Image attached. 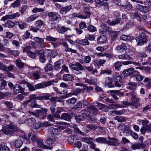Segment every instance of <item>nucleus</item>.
<instances>
[{"label": "nucleus", "instance_id": "18", "mask_svg": "<svg viewBox=\"0 0 151 151\" xmlns=\"http://www.w3.org/2000/svg\"><path fill=\"white\" fill-rule=\"evenodd\" d=\"M59 141L58 139V137H52L51 136V138L47 139L46 141V143L47 145H51L53 142H56L58 143Z\"/></svg>", "mask_w": 151, "mask_h": 151}, {"label": "nucleus", "instance_id": "10", "mask_svg": "<svg viewBox=\"0 0 151 151\" xmlns=\"http://www.w3.org/2000/svg\"><path fill=\"white\" fill-rule=\"evenodd\" d=\"M24 88L22 87L19 85L16 84L13 86V93L16 94L19 93H23L24 91Z\"/></svg>", "mask_w": 151, "mask_h": 151}, {"label": "nucleus", "instance_id": "42", "mask_svg": "<svg viewBox=\"0 0 151 151\" xmlns=\"http://www.w3.org/2000/svg\"><path fill=\"white\" fill-rule=\"evenodd\" d=\"M136 94V93L134 92V93L132 94L131 99V100L135 103H137L140 100V98L138 97Z\"/></svg>", "mask_w": 151, "mask_h": 151}, {"label": "nucleus", "instance_id": "5", "mask_svg": "<svg viewBox=\"0 0 151 151\" xmlns=\"http://www.w3.org/2000/svg\"><path fill=\"white\" fill-rule=\"evenodd\" d=\"M60 129L55 125H53V126L50 128L49 129L50 132L52 137L54 138V137H58L56 136L60 134Z\"/></svg>", "mask_w": 151, "mask_h": 151}, {"label": "nucleus", "instance_id": "64", "mask_svg": "<svg viewBox=\"0 0 151 151\" xmlns=\"http://www.w3.org/2000/svg\"><path fill=\"white\" fill-rule=\"evenodd\" d=\"M87 127L90 130H93L97 128V127L94 125L88 124L87 125Z\"/></svg>", "mask_w": 151, "mask_h": 151}, {"label": "nucleus", "instance_id": "34", "mask_svg": "<svg viewBox=\"0 0 151 151\" xmlns=\"http://www.w3.org/2000/svg\"><path fill=\"white\" fill-rule=\"evenodd\" d=\"M128 86L127 88L130 90H135L137 86V83L136 82H129L128 83Z\"/></svg>", "mask_w": 151, "mask_h": 151}, {"label": "nucleus", "instance_id": "55", "mask_svg": "<svg viewBox=\"0 0 151 151\" xmlns=\"http://www.w3.org/2000/svg\"><path fill=\"white\" fill-rule=\"evenodd\" d=\"M83 90L84 91H86L87 93H89L90 91L93 90V88L91 86H88L85 85L84 84Z\"/></svg>", "mask_w": 151, "mask_h": 151}, {"label": "nucleus", "instance_id": "50", "mask_svg": "<svg viewBox=\"0 0 151 151\" xmlns=\"http://www.w3.org/2000/svg\"><path fill=\"white\" fill-rule=\"evenodd\" d=\"M115 68L116 70H119L120 68L122 66V64L121 62L117 61L116 62L114 65Z\"/></svg>", "mask_w": 151, "mask_h": 151}, {"label": "nucleus", "instance_id": "31", "mask_svg": "<svg viewBox=\"0 0 151 151\" xmlns=\"http://www.w3.org/2000/svg\"><path fill=\"white\" fill-rule=\"evenodd\" d=\"M62 44L65 47V50L66 51L71 52H72L74 53H76V50H73L71 48H69L68 44L65 42H62Z\"/></svg>", "mask_w": 151, "mask_h": 151}, {"label": "nucleus", "instance_id": "54", "mask_svg": "<svg viewBox=\"0 0 151 151\" xmlns=\"http://www.w3.org/2000/svg\"><path fill=\"white\" fill-rule=\"evenodd\" d=\"M73 128L76 132H77L78 133L83 136H85L86 135V134L85 133L82 132L81 131H80L77 126L76 125H74L73 126Z\"/></svg>", "mask_w": 151, "mask_h": 151}, {"label": "nucleus", "instance_id": "15", "mask_svg": "<svg viewBox=\"0 0 151 151\" xmlns=\"http://www.w3.org/2000/svg\"><path fill=\"white\" fill-rule=\"evenodd\" d=\"M72 6L71 5L67 6L61 8L60 10V14L65 15L67 12L70 11L72 9Z\"/></svg>", "mask_w": 151, "mask_h": 151}, {"label": "nucleus", "instance_id": "4", "mask_svg": "<svg viewBox=\"0 0 151 151\" xmlns=\"http://www.w3.org/2000/svg\"><path fill=\"white\" fill-rule=\"evenodd\" d=\"M29 99L27 100V102H30L32 101H34L31 102L30 106L32 107L37 108H41V105L37 104L35 101L36 99H38V98L39 97V96H37L35 94H32L29 95Z\"/></svg>", "mask_w": 151, "mask_h": 151}, {"label": "nucleus", "instance_id": "44", "mask_svg": "<svg viewBox=\"0 0 151 151\" xmlns=\"http://www.w3.org/2000/svg\"><path fill=\"white\" fill-rule=\"evenodd\" d=\"M69 72L68 68L65 65H63L61 67V69L60 72V74H64L65 73H68Z\"/></svg>", "mask_w": 151, "mask_h": 151}, {"label": "nucleus", "instance_id": "40", "mask_svg": "<svg viewBox=\"0 0 151 151\" xmlns=\"http://www.w3.org/2000/svg\"><path fill=\"white\" fill-rule=\"evenodd\" d=\"M143 82L147 88L149 89L151 87V81H150L149 78H145L143 81Z\"/></svg>", "mask_w": 151, "mask_h": 151}, {"label": "nucleus", "instance_id": "28", "mask_svg": "<svg viewBox=\"0 0 151 151\" xmlns=\"http://www.w3.org/2000/svg\"><path fill=\"white\" fill-rule=\"evenodd\" d=\"M106 37L104 35H102L98 38L97 42L99 44H103L106 42Z\"/></svg>", "mask_w": 151, "mask_h": 151}, {"label": "nucleus", "instance_id": "51", "mask_svg": "<svg viewBox=\"0 0 151 151\" xmlns=\"http://www.w3.org/2000/svg\"><path fill=\"white\" fill-rule=\"evenodd\" d=\"M50 95V94L48 93L44 94L42 96H39V97H38V100H42L43 99L48 100L49 99Z\"/></svg>", "mask_w": 151, "mask_h": 151}, {"label": "nucleus", "instance_id": "23", "mask_svg": "<svg viewBox=\"0 0 151 151\" xmlns=\"http://www.w3.org/2000/svg\"><path fill=\"white\" fill-rule=\"evenodd\" d=\"M81 115L84 119L87 117H90L91 115L90 111L85 110L81 111Z\"/></svg>", "mask_w": 151, "mask_h": 151}, {"label": "nucleus", "instance_id": "37", "mask_svg": "<svg viewBox=\"0 0 151 151\" xmlns=\"http://www.w3.org/2000/svg\"><path fill=\"white\" fill-rule=\"evenodd\" d=\"M10 151V149L7 147L4 142H2L0 144V151Z\"/></svg>", "mask_w": 151, "mask_h": 151}, {"label": "nucleus", "instance_id": "47", "mask_svg": "<svg viewBox=\"0 0 151 151\" xmlns=\"http://www.w3.org/2000/svg\"><path fill=\"white\" fill-rule=\"evenodd\" d=\"M113 78L114 81H121L122 79L120 75L117 73H115L113 75Z\"/></svg>", "mask_w": 151, "mask_h": 151}, {"label": "nucleus", "instance_id": "61", "mask_svg": "<svg viewBox=\"0 0 151 151\" xmlns=\"http://www.w3.org/2000/svg\"><path fill=\"white\" fill-rule=\"evenodd\" d=\"M37 53H36V51L35 52H32L31 51L28 52L27 55L31 58L33 59H35L36 58V55Z\"/></svg>", "mask_w": 151, "mask_h": 151}, {"label": "nucleus", "instance_id": "12", "mask_svg": "<svg viewBox=\"0 0 151 151\" xmlns=\"http://www.w3.org/2000/svg\"><path fill=\"white\" fill-rule=\"evenodd\" d=\"M20 15V14L18 12L14 13L12 14L6 15L5 16L3 17L1 20L5 21L6 20L8 19H13L16 17H19Z\"/></svg>", "mask_w": 151, "mask_h": 151}, {"label": "nucleus", "instance_id": "41", "mask_svg": "<svg viewBox=\"0 0 151 151\" xmlns=\"http://www.w3.org/2000/svg\"><path fill=\"white\" fill-rule=\"evenodd\" d=\"M119 32L115 31L112 30H110L109 31V35L113 39H115L117 37Z\"/></svg>", "mask_w": 151, "mask_h": 151}, {"label": "nucleus", "instance_id": "45", "mask_svg": "<svg viewBox=\"0 0 151 151\" xmlns=\"http://www.w3.org/2000/svg\"><path fill=\"white\" fill-rule=\"evenodd\" d=\"M93 138L91 137H84L81 138V141L82 142L89 144L92 141Z\"/></svg>", "mask_w": 151, "mask_h": 151}, {"label": "nucleus", "instance_id": "53", "mask_svg": "<svg viewBox=\"0 0 151 151\" xmlns=\"http://www.w3.org/2000/svg\"><path fill=\"white\" fill-rule=\"evenodd\" d=\"M73 128L76 132H77L78 133L83 136H85L86 135V134L85 133L82 132L81 131H80L77 126L76 125H74L73 126Z\"/></svg>", "mask_w": 151, "mask_h": 151}, {"label": "nucleus", "instance_id": "60", "mask_svg": "<svg viewBox=\"0 0 151 151\" xmlns=\"http://www.w3.org/2000/svg\"><path fill=\"white\" fill-rule=\"evenodd\" d=\"M3 103L8 108L11 109L13 107V104L11 102L4 101Z\"/></svg>", "mask_w": 151, "mask_h": 151}, {"label": "nucleus", "instance_id": "38", "mask_svg": "<svg viewBox=\"0 0 151 151\" xmlns=\"http://www.w3.org/2000/svg\"><path fill=\"white\" fill-rule=\"evenodd\" d=\"M118 58L119 59L122 60H130L131 59V57L130 55L126 54L119 55Z\"/></svg>", "mask_w": 151, "mask_h": 151}, {"label": "nucleus", "instance_id": "63", "mask_svg": "<svg viewBox=\"0 0 151 151\" xmlns=\"http://www.w3.org/2000/svg\"><path fill=\"white\" fill-rule=\"evenodd\" d=\"M44 69L46 72L51 71L53 69L52 66L50 64H47L46 66L44 68Z\"/></svg>", "mask_w": 151, "mask_h": 151}, {"label": "nucleus", "instance_id": "49", "mask_svg": "<svg viewBox=\"0 0 151 151\" xmlns=\"http://www.w3.org/2000/svg\"><path fill=\"white\" fill-rule=\"evenodd\" d=\"M44 23V21L41 19L37 20L35 23V25L37 27L40 28Z\"/></svg>", "mask_w": 151, "mask_h": 151}, {"label": "nucleus", "instance_id": "13", "mask_svg": "<svg viewBox=\"0 0 151 151\" xmlns=\"http://www.w3.org/2000/svg\"><path fill=\"white\" fill-rule=\"evenodd\" d=\"M52 84L50 81L47 82H44L42 83H40L37 84L35 85L36 89L43 88L51 85Z\"/></svg>", "mask_w": 151, "mask_h": 151}, {"label": "nucleus", "instance_id": "56", "mask_svg": "<svg viewBox=\"0 0 151 151\" xmlns=\"http://www.w3.org/2000/svg\"><path fill=\"white\" fill-rule=\"evenodd\" d=\"M114 118L119 122H123L125 121L126 120L125 118L122 116H116Z\"/></svg>", "mask_w": 151, "mask_h": 151}, {"label": "nucleus", "instance_id": "19", "mask_svg": "<svg viewBox=\"0 0 151 151\" xmlns=\"http://www.w3.org/2000/svg\"><path fill=\"white\" fill-rule=\"evenodd\" d=\"M63 80L65 81H72L74 80L73 76L70 74H64L62 77Z\"/></svg>", "mask_w": 151, "mask_h": 151}, {"label": "nucleus", "instance_id": "17", "mask_svg": "<svg viewBox=\"0 0 151 151\" xmlns=\"http://www.w3.org/2000/svg\"><path fill=\"white\" fill-rule=\"evenodd\" d=\"M105 85L109 88L114 87L115 86L112 83V79L111 78L108 77L106 79Z\"/></svg>", "mask_w": 151, "mask_h": 151}, {"label": "nucleus", "instance_id": "24", "mask_svg": "<svg viewBox=\"0 0 151 151\" xmlns=\"http://www.w3.org/2000/svg\"><path fill=\"white\" fill-rule=\"evenodd\" d=\"M135 70H134V68H130L128 69L124 70L123 71V73L126 76H128L132 75V73L134 74V73Z\"/></svg>", "mask_w": 151, "mask_h": 151}, {"label": "nucleus", "instance_id": "39", "mask_svg": "<svg viewBox=\"0 0 151 151\" xmlns=\"http://www.w3.org/2000/svg\"><path fill=\"white\" fill-rule=\"evenodd\" d=\"M5 26L9 28H12L15 25V23L14 22L10 20H7L5 23Z\"/></svg>", "mask_w": 151, "mask_h": 151}, {"label": "nucleus", "instance_id": "33", "mask_svg": "<svg viewBox=\"0 0 151 151\" xmlns=\"http://www.w3.org/2000/svg\"><path fill=\"white\" fill-rule=\"evenodd\" d=\"M63 63L62 60H60L55 62L54 65V68L55 70H59L61 68L60 65Z\"/></svg>", "mask_w": 151, "mask_h": 151}, {"label": "nucleus", "instance_id": "1", "mask_svg": "<svg viewBox=\"0 0 151 151\" xmlns=\"http://www.w3.org/2000/svg\"><path fill=\"white\" fill-rule=\"evenodd\" d=\"M1 130L5 134L11 136L15 132H18L19 129L15 124L10 123L7 124L5 127H3Z\"/></svg>", "mask_w": 151, "mask_h": 151}, {"label": "nucleus", "instance_id": "58", "mask_svg": "<svg viewBox=\"0 0 151 151\" xmlns=\"http://www.w3.org/2000/svg\"><path fill=\"white\" fill-rule=\"evenodd\" d=\"M133 16L134 18H136L138 21L140 22H142V19L139 13L137 12H136L133 14Z\"/></svg>", "mask_w": 151, "mask_h": 151}, {"label": "nucleus", "instance_id": "52", "mask_svg": "<svg viewBox=\"0 0 151 151\" xmlns=\"http://www.w3.org/2000/svg\"><path fill=\"white\" fill-rule=\"evenodd\" d=\"M134 23L132 22H129L127 23L126 24V27L123 28L122 30L125 31L127 30L129 27H131L134 25Z\"/></svg>", "mask_w": 151, "mask_h": 151}, {"label": "nucleus", "instance_id": "36", "mask_svg": "<svg viewBox=\"0 0 151 151\" xmlns=\"http://www.w3.org/2000/svg\"><path fill=\"white\" fill-rule=\"evenodd\" d=\"M71 118V116L66 113H63L61 115V119H63L68 121H70Z\"/></svg>", "mask_w": 151, "mask_h": 151}, {"label": "nucleus", "instance_id": "57", "mask_svg": "<svg viewBox=\"0 0 151 151\" xmlns=\"http://www.w3.org/2000/svg\"><path fill=\"white\" fill-rule=\"evenodd\" d=\"M77 101V99L75 98H72L70 99L67 100L66 102L68 104H74Z\"/></svg>", "mask_w": 151, "mask_h": 151}, {"label": "nucleus", "instance_id": "48", "mask_svg": "<svg viewBox=\"0 0 151 151\" xmlns=\"http://www.w3.org/2000/svg\"><path fill=\"white\" fill-rule=\"evenodd\" d=\"M8 52L14 57L17 56L19 54V52L18 51L11 50L9 49H8Z\"/></svg>", "mask_w": 151, "mask_h": 151}, {"label": "nucleus", "instance_id": "59", "mask_svg": "<svg viewBox=\"0 0 151 151\" xmlns=\"http://www.w3.org/2000/svg\"><path fill=\"white\" fill-rule=\"evenodd\" d=\"M121 22V19H117L115 20L112 21L110 22L109 25H115L117 24L120 23Z\"/></svg>", "mask_w": 151, "mask_h": 151}, {"label": "nucleus", "instance_id": "3", "mask_svg": "<svg viewBox=\"0 0 151 151\" xmlns=\"http://www.w3.org/2000/svg\"><path fill=\"white\" fill-rule=\"evenodd\" d=\"M148 37L146 33L142 32L141 35L136 38L137 42V45L141 46L144 45L145 43H146L148 41Z\"/></svg>", "mask_w": 151, "mask_h": 151}, {"label": "nucleus", "instance_id": "14", "mask_svg": "<svg viewBox=\"0 0 151 151\" xmlns=\"http://www.w3.org/2000/svg\"><path fill=\"white\" fill-rule=\"evenodd\" d=\"M36 53H38V54H40L39 57V60L42 63H44L45 62V51L43 50H40L36 51Z\"/></svg>", "mask_w": 151, "mask_h": 151}, {"label": "nucleus", "instance_id": "2", "mask_svg": "<svg viewBox=\"0 0 151 151\" xmlns=\"http://www.w3.org/2000/svg\"><path fill=\"white\" fill-rule=\"evenodd\" d=\"M70 67L74 71V73L76 75L82 74V71L84 70V67L79 62H77L74 64H71Z\"/></svg>", "mask_w": 151, "mask_h": 151}, {"label": "nucleus", "instance_id": "30", "mask_svg": "<svg viewBox=\"0 0 151 151\" xmlns=\"http://www.w3.org/2000/svg\"><path fill=\"white\" fill-rule=\"evenodd\" d=\"M134 75L135 76L136 79L137 81L139 82L142 81L144 78V77L139 73L137 71H135Z\"/></svg>", "mask_w": 151, "mask_h": 151}, {"label": "nucleus", "instance_id": "27", "mask_svg": "<svg viewBox=\"0 0 151 151\" xmlns=\"http://www.w3.org/2000/svg\"><path fill=\"white\" fill-rule=\"evenodd\" d=\"M88 108L90 110V112H91L92 114L96 115L98 114V111L97 109L93 106L89 105Z\"/></svg>", "mask_w": 151, "mask_h": 151}, {"label": "nucleus", "instance_id": "11", "mask_svg": "<svg viewBox=\"0 0 151 151\" xmlns=\"http://www.w3.org/2000/svg\"><path fill=\"white\" fill-rule=\"evenodd\" d=\"M110 93L114 99L116 100H118L119 98L116 96V94L118 96L119 95L123 96L124 94L123 93L120 92L118 90H110Z\"/></svg>", "mask_w": 151, "mask_h": 151}, {"label": "nucleus", "instance_id": "35", "mask_svg": "<svg viewBox=\"0 0 151 151\" xmlns=\"http://www.w3.org/2000/svg\"><path fill=\"white\" fill-rule=\"evenodd\" d=\"M84 11L85 14H81L82 15H83L85 17V18H83V19H86L88 17H89L90 14V12L89 11V8L88 7L85 6L84 7Z\"/></svg>", "mask_w": 151, "mask_h": 151}, {"label": "nucleus", "instance_id": "7", "mask_svg": "<svg viewBox=\"0 0 151 151\" xmlns=\"http://www.w3.org/2000/svg\"><path fill=\"white\" fill-rule=\"evenodd\" d=\"M48 16L50 19L52 21L57 20L61 18L60 15L55 12H50L48 13Z\"/></svg>", "mask_w": 151, "mask_h": 151}, {"label": "nucleus", "instance_id": "6", "mask_svg": "<svg viewBox=\"0 0 151 151\" xmlns=\"http://www.w3.org/2000/svg\"><path fill=\"white\" fill-rule=\"evenodd\" d=\"M37 117L41 119H43L46 117L47 114V110L46 109H42L37 110Z\"/></svg>", "mask_w": 151, "mask_h": 151}, {"label": "nucleus", "instance_id": "21", "mask_svg": "<svg viewBox=\"0 0 151 151\" xmlns=\"http://www.w3.org/2000/svg\"><path fill=\"white\" fill-rule=\"evenodd\" d=\"M23 142L21 139L19 138L15 139L14 142V146L17 148H20L22 145Z\"/></svg>", "mask_w": 151, "mask_h": 151}, {"label": "nucleus", "instance_id": "43", "mask_svg": "<svg viewBox=\"0 0 151 151\" xmlns=\"http://www.w3.org/2000/svg\"><path fill=\"white\" fill-rule=\"evenodd\" d=\"M36 122V120L35 118H31L27 119L26 123L29 125L32 126Z\"/></svg>", "mask_w": 151, "mask_h": 151}, {"label": "nucleus", "instance_id": "25", "mask_svg": "<svg viewBox=\"0 0 151 151\" xmlns=\"http://www.w3.org/2000/svg\"><path fill=\"white\" fill-rule=\"evenodd\" d=\"M76 42L82 45H89V42L88 39H85L81 40H76Z\"/></svg>", "mask_w": 151, "mask_h": 151}, {"label": "nucleus", "instance_id": "29", "mask_svg": "<svg viewBox=\"0 0 151 151\" xmlns=\"http://www.w3.org/2000/svg\"><path fill=\"white\" fill-rule=\"evenodd\" d=\"M28 138H30L31 140L33 143L35 142H37L38 139V137L35 134H33L32 133H30L28 134Z\"/></svg>", "mask_w": 151, "mask_h": 151}, {"label": "nucleus", "instance_id": "46", "mask_svg": "<svg viewBox=\"0 0 151 151\" xmlns=\"http://www.w3.org/2000/svg\"><path fill=\"white\" fill-rule=\"evenodd\" d=\"M26 1V0H17L16 1L12 4V6L14 7H17L18 6L20 3H24Z\"/></svg>", "mask_w": 151, "mask_h": 151}, {"label": "nucleus", "instance_id": "9", "mask_svg": "<svg viewBox=\"0 0 151 151\" xmlns=\"http://www.w3.org/2000/svg\"><path fill=\"white\" fill-rule=\"evenodd\" d=\"M33 40L42 48H45L46 46V43L44 42V39L38 37H35Z\"/></svg>", "mask_w": 151, "mask_h": 151}, {"label": "nucleus", "instance_id": "16", "mask_svg": "<svg viewBox=\"0 0 151 151\" xmlns=\"http://www.w3.org/2000/svg\"><path fill=\"white\" fill-rule=\"evenodd\" d=\"M136 7L137 9L144 13H146L149 11V9L148 6H144L137 4L136 5Z\"/></svg>", "mask_w": 151, "mask_h": 151}, {"label": "nucleus", "instance_id": "20", "mask_svg": "<svg viewBox=\"0 0 151 151\" xmlns=\"http://www.w3.org/2000/svg\"><path fill=\"white\" fill-rule=\"evenodd\" d=\"M118 140L115 138H114L111 140H107V144L109 145L113 146H118L119 145V143L118 142Z\"/></svg>", "mask_w": 151, "mask_h": 151}, {"label": "nucleus", "instance_id": "8", "mask_svg": "<svg viewBox=\"0 0 151 151\" xmlns=\"http://www.w3.org/2000/svg\"><path fill=\"white\" fill-rule=\"evenodd\" d=\"M37 145L38 147L43 149L51 150L52 149L53 147V146H49L44 145L43 140L40 139L37 140Z\"/></svg>", "mask_w": 151, "mask_h": 151}, {"label": "nucleus", "instance_id": "32", "mask_svg": "<svg viewBox=\"0 0 151 151\" xmlns=\"http://www.w3.org/2000/svg\"><path fill=\"white\" fill-rule=\"evenodd\" d=\"M96 141L99 143L101 144H107V139L105 137H99L95 139Z\"/></svg>", "mask_w": 151, "mask_h": 151}, {"label": "nucleus", "instance_id": "22", "mask_svg": "<svg viewBox=\"0 0 151 151\" xmlns=\"http://www.w3.org/2000/svg\"><path fill=\"white\" fill-rule=\"evenodd\" d=\"M127 49L126 45L122 43L121 45H119L117 48V50L119 52H123L124 51Z\"/></svg>", "mask_w": 151, "mask_h": 151}, {"label": "nucleus", "instance_id": "62", "mask_svg": "<svg viewBox=\"0 0 151 151\" xmlns=\"http://www.w3.org/2000/svg\"><path fill=\"white\" fill-rule=\"evenodd\" d=\"M76 17H78L81 19H83L85 18V17L83 15H82L81 14H77L76 13H74L71 15V18H74Z\"/></svg>", "mask_w": 151, "mask_h": 151}, {"label": "nucleus", "instance_id": "26", "mask_svg": "<svg viewBox=\"0 0 151 151\" xmlns=\"http://www.w3.org/2000/svg\"><path fill=\"white\" fill-rule=\"evenodd\" d=\"M96 3L98 5L101 6L103 5L105 7H108V3L106 0H95Z\"/></svg>", "mask_w": 151, "mask_h": 151}]
</instances>
